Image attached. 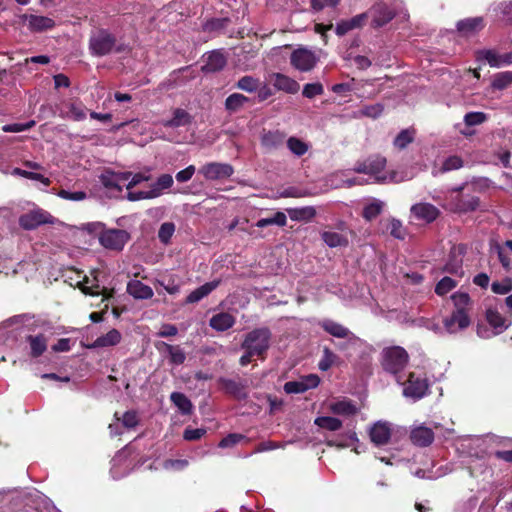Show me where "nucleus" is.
I'll use <instances>...</instances> for the list:
<instances>
[{
    "label": "nucleus",
    "instance_id": "1",
    "mask_svg": "<svg viewBox=\"0 0 512 512\" xmlns=\"http://www.w3.org/2000/svg\"><path fill=\"white\" fill-rule=\"evenodd\" d=\"M455 309L451 315L444 318L443 326L449 333H457L471 324L468 311L471 306V298L466 292H456L451 296Z\"/></svg>",
    "mask_w": 512,
    "mask_h": 512
},
{
    "label": "nucleus",
    "instance_id": "2",
    "mask_svg": "<svg viewBox=\"0 0 512 512\" xmlns=\"http://www.w3.org/2000/svg\"><path fill=\"white\" fill-rule=\"evenodd\" d=\"M272 333L268 327L255 328L245 335L241 343L243 350H249L250 354L264 360L270 348Z\"/></svg>",
    "mask_w": 512,
    "mask_h": 512
},
{
    "label": "nucleus",
    "instance_id": "3",
    "mask_svg": "<svg viewBox=\"0 0 512 512\" xmlns=\"http://www.w3.org/2000/svg\"><path fill=\"white\" fill-rule=\"evenodd\" d=\"M89 50L92 55L103 57L113 52L121 53L122 45H117V39L109 30L101 28L90 36Z\"/></svg>",
    "mask_w": 512,
    "mask_h": 512
},
{
    "label": "nucleus",
    "instance_id": "4",
    "mask_svg": "<svg viewBox=\"0 0 512 512\" xmlns=\"http://www.w3.org/2000/svg\"><path fill=\"white\" fill-rule=\"evenodd\" d=\"M409 362L408 352L401 346L386 347L381 352V366L391 374L401 372Z\"/></svg>",
    "mask_w": 512,
    "mask_h": 512
},
{
    "label": "nucleus",
    "instance_id": "5",
    "mask_svg": "<svg viewBox=\"0 0 512 512\" xmlns=\"http://www.w3.org/2000/svg\"><path fill=\"white\" fill-rule=\"evenodd\" d=\"M130 239L127 231L122 229H108L100 233V244L109 250L121 251Z\"/></svg>",
    "mask_w": 512,
    "mask_h": 512
},
{
    "label": "nucleus",
    "instance_id": "6",
    "mask_svg": "<svg viewBox=\"0 0 512 512\" xmlns=\"http://www.w3.org/2000/svg\"><path fill=\"white\" fill-rule=\"evenodd\" d=\"M463 189L464 185H461L452 190V193H455V195H452L451 198L453 205L452 210L458 213L475 211L480 204L479 197L474 195H465L462 193Z\"/></svg>",
    "mask_w": 512,
    "mask_h": 512
},
{
    "label": "nucleus",
    "instance_id": "7",
    "mask_svg": "<svg viewBox=\"0 0 512 512\" xmlns=\"http://www.w3.org/2000/svg\"><path fill=\"white\" fill-rule=\"evenodd\" d=\"M53 223V217L43 209L31 210L19 217V225L24 230H34L43 224Z\"/></svg>",
    "mask_w": 512,
    "mask_h": 512
},
{
    "label": "nucleus",
    "instance_id": "8",
    "mask_svg": "<svg viewBox=\"0 0 512 512\" xmlns=\"http://www.w3.org/2000/svg\"><path fill=\"white\" fill-rule=\"evenodd\" d=\"M199 173L206 180L216 181L230 178L234 173V168L228 163L210 162L199 169Z\"/></svg>",
    "mask_w": 512,
    "mask_h": 512
},
{
    "label": "nucleus",
    "instance_id": "9",
    "mask_svg": "<svg viewBox=\"0 0 512 512\" xmlns=\"http://www.w3.org/2000/svg\"><path fill=\"white\" fill-rule=\"evenodd\" d=\"M318 61L315 53L307 48H298L291 53L290 62L299 71L312 70Z\"/></svg>",
    "mask_w": 512,
    "mask_h": 512
},
{
    "label": "nucleus",
    "instance_id": "10",
    "mask_svg": "<svg viewBox=\"0 0 512 512\" xmlns=\"http://www.w3.org/2000/svg\"><path fill=\"white\" fill-rule=\"evenodd\" d=\"M286 133L279 129H263L260 135V144L266 152H272L283 147L286 142Z\"/></svg>",
    "mask_w": 512,
    "mask_h": 512
},
{
    "label": "nucleus",
    "instance_id": "11",
    "mask_svg": "<svg viewBox=\"0 0 512 512\" xmlns=\"http://www.w3.org/2000/svg\"><path fill=\"white\" fill-rule=\"evenodd\" d=\"M428 387L426 378L416 376L415 373L411 372L408 376L403 393L406 397L421 399L426 395Z\"/></svg>",
    "mask_w": 512,
    "mask_h": 512
},
{
    "label": "nucleus",
    "instance_id": "12",
    "mask_svg": "<svg viewBox=\"0 0 512 512\" xmlns=\"http://www.w3.org/2000/svg\"><path fill=\"white\" fill-rule=\"evenodd\" d=\"M131 172H112L106 171L105 173L100 175L101 184L110 191H116L117 193H121L123 186L122 183L127 181L131 177Z\"/></svg>",
    "mask_w": 512,
    "mask_h": 512
},
{
    "label": "nucleus",
    "instance_id": "13",
    "mask_svg": "<svg viewBox=\"0 0 512 512\" xmlns=\"http://www.w3.org/2000/svg\"><path fill=\"white\" fill-rule=\"evenodd\" d=\"M321 328L336 338L348 339V341H357L358 337L347 327L333 320L325 319L320 322Z\"/></svg>",
    "mask_w": 512,
    "mask_h": 512
},
{
    "label": "nucleus",
    "instance_id": "14",
    "mask_svg": "<svg viewBox=\"0 0 512 512\" xmlns=\"http://www.w3.org/2000/svg\"><path fill=\"white\" fill-rule=\"evenodd\" d=\"M485 27L484 18L481 16L465 18L457 22V31L464 37L477 34Z\"/></svg>",
    "mask_w": 512,
    "mask_h": 512
},
{
    "label": "nucleus",
    "instance_id": "15",
    "mask_svg": "<svg viewBox=\"0 0 512 512\" xmlns=\"http://www.w3.org/2000/svg\"><path fill=\"white\" fill-rule=\"evenodd\" d=\"M371 442L376 446L388 444L391 438V428L387 422H376L369 431Z\"/></svg>",
    "mask_w": 512,
    "mask_h": 512
},
{
    "label": "nucleus",
    "instance_id": "16",
    "mask_svg": "<svg viewBox=\"0 0 512 512\" xmlns=\"http://www.w3.org/2000/svg\"><path fill=\"white\" fill-rule=\"evenodd\" d=\"M411 213L427 223L435 221L440 215L439 209L430 203H417L411 207Z\"/></svg>",
    "mask_w": 512,
    "mask_h": 512
},
{
    "label": "nucleus",
    "instance_id": "17",
    "mask_svg": "<svg viewBox=\"0 0 512 512\" xmlns=\"http://www.w3.org/2000/svg\"><path fill=\"white\" fill-rule=\"evenodd\" d=\"M485 318L496 334L504 332L512 322L511 319L503 316L496 308L491 307L486 310Z\"/></svg>",
    "mask_w": 512,
    "mask_h": 512
},
{
    "label": "nucleus",
    "instance_id": "18",
    "mask_svg": "<svg viewBox=\"0 0 512 512\" xmlns=\"http://www.w3.org/2000/svg\"><path fill=\"white\" fill-rule=\"evenodd\" d=\"M156 348L161 353H166L169 356V362L172 365H182L186 360V353L179 345L159 342L156 344Z\"/></svg>",
    "mask_w": 512,
    "mask_h": 512
},
{
    "label": "nucleus",
    "instance_id": "19",
    "mask_svg": "<svg viewBox=\"0 0 512 512\" xmlns=\"http://www.w3.org/2000/svg\"><path fill=\"white\" fill-rule=\"evenodd\" d=\"M410 440L419 447H427L434 441V432L431 428L419 426L410 433Z\"/></svg>",
    "mask_w": 512,
    "mask_h": 512
},
{
    "label": "nucleus",
    "instance_id": "20",
    "mask_svg": "<svg viewBox=\"0 0 512 512\" xmlns=\"http://www.w3.org/2000/svg\"><path fill=\"white\" fill-rule=\"evenodd\" d=\"M219 383L225 393L231 395L237 400H244L248 396L245 391V385L241 382L228 378H220Z\"/></svg>",
    "mask_w": 512,
    "mask_h": 512
},
{
    "label": "nucleus",
    "instance_id": "21",
    "mask_svg": "<svg viewBox=\"0 0 512 512\" xmlns=\"http://www.w3.org/2000/svg\"><path fill=\"white\" fill-rule=\"evenodd\" d=\"M491 250L497 253L502 267L508 270L512 262V240H507L504 244L493 242L491 243Z\"/></svg>",
    "mask_w": 512,
    "mask_h": 512
},
{
    "label": "nucleus",
    "instance_id": "22",
    "mask_svg": "<svg viewBox=\"0 0 512 512\" xmlns=\"http://www.w3.org/2000/svg\"><path fill=\"white\" fill-rule=\"evenodd\" d=\"M372 26L380 28L389 23L394 18V13L385 4H377L372 8Z\"/></svg>",
    "mask_w": 512,
    "mask_h": 512
},
{
    "label": "nucleus",
    "instance_id": "23",
    "mask_svg": "<svg viewBox=\"0 0 512 512\" xmlns=\"http://www.w3.org/2000/svg\"><path fill=\"white\" fill-rule=\"evenodd\" d=\"M234 324V316L227 312L215 314L209 320L210 327L219 332H223L232 328Z\"/></svg>",
    "mask_w": 512,
    "mask_h": 512
},
{
    "label": "nucleus",
    "instance_id": "24",
    "mask_svg": "<svg viewBox=\"0 0 512 512\" xmlns=\"http://www.w3.org/2000/svg\"><path fill=\"white\" fill-rule=\"evenodd\" d=\"M192 116L182 108L173 110V117L169 120H163L162 125L167 128H178L191 124Z\"/></svg>",
    "mask_w": 512,
    "mask_h": 512
},
{
    "label": "nucleus",
    "instance_id": "25",
    "mask_svg": "<svg viewBox=\"0 0 512 512\" xmlns=\"http://www.w3.org/2000/svg\"><path fill=\"white\" fill-rule=\"evenodd\" d=\"M227 64V59L220 51H212L208 54L206 63L202 70L205 72L221 71Z\"/></svg>",
    "mask_w": 512,
    "mask_h": 512
},
{
    "label": "nucleus",
    "instance_id": "26",
    "mask_svg": "<svg viewBox=\"0 0 512 512\" xmlns=\"http://www.w3.org/2000/svg\"><path fill=\"white\" fill-rule=\"evenodd\" d=\"M220 282V280H213L196 288L186 297V303L190 304L199 302L215 290L219 286Z\"/></svg>",
    "mask_w": 512,
    "mask_h": 512
},
{
    "label": "nucleus",
    "instance_id": "27",
    "mask_svg": "<svg viewBox=\"0 0 512 512\" xmlns=\"http://www.w3.org/2000/svg\"><path fill=\"white\" fill-rule=\"evenodd\" d=\"M26 341L30 346V355L33 358L40 357L47 350V337L44 334L28 335Z\"/></svg>",
    "mask_w": 512,
    "mask_h": 512
},
{
    "label": "nucleus",
    "instance_id": "28",
    "mask_svg": "<svg viewBox=\"0 0 512 512\" xmlns=\"http://www.w3.org/2000/svg\"><path fill=\"white\" fill-rule=\"evenodd\" d=\"M289 218L297 222H310L316 216V209L313 206L286 209Z\"/></svg>",
    "mask_w": 512,
    "mask_h": 512
},
{
    "label": "nucleus",
    "instance_id": "29",
    "mask_svg": "<svg viewBox=\"0 0 512 512\" xmlns=\"http://www.w3.org/2000/svg\"><path fill=\"white\" fill-rule=\"evenodd\" d=\"M121 333L117 329H111L105 335L98 337L88 348L115 346L121 341Z\"/></svg>",
    "mask_w": 512,
    "mask_h": 512
},
{
    "label": "nucleus",
    "instance_id": "30",
    "mask_svg": "<svg viewBox=\"0 0 512 512\" xmlns=\"http://www.w3.org/2000/svg\"><path fill=\"white\" fill-rule=\"evenodd\" d=\"M273 85L277 90L291 94L296 93L299 90V84L295 80L281 73L275 74Z\"/></svg>",
    "mask_w": 512,
    "mask_h": 512
},
{
    "label": "nucleus",
    "instance_id": "31",
    "mask_svg": "<svg viewBox=\"0 0 512 512\" xmlns=\"http://www.w3.org/2000/svg\"><path fill=\"white\" fill-rule=\"evenodd\" d=\"M128 292L136 299H150L154 293L150 286L141 281H134L128 284Z\"/></svg>",
    "mask_w": 512,
    "mask_h": 512
},
{
    "label": "nucleus",
    "instance_id": "32",
    "mask_svg": "<svg viewBox=\"0 0 512 512\" xmlns=\"http://www.w3.org/2000/svg\"><path fill=\"white\" fill-rule=\"evenodd\" d=\"M250 100L243 94L233 93L229 95L224 103L225 109L229 114L238 112Z\"/></svg>",
    "mask_w": 512,
    "mask_h": 512
},
{
    "label": "nucleus",
    "instance_id": "33",
    "mask_svg": "<svg viewBox=\"0 0 512 512\" xmlns=\"http://www.w3.org/2000/svg\"><path fill=\"white\" fill-rule=\"evenodd\" d=\"M442 271L454 276L462 277L464 275L463 260L455 254H450Z\"/></svg>",
    "mask_w": 512,
    "mask_h": 512
},
{
    "label": "nucleus",
    "instance_id": "34",
    "mask_svg": "<svg viewBox=\"0 0 512 512\" xmlns=\"http://www.w3.org/2000/svg\"><path fill=\"white\" fill-rule=\"evenodd\" d=\"M334 414L342 416H352L358 412L356 405L351 400L337 401L330 406Z\"/></svg>",
    "mask_w": 512,
    "mask_h": 512
},
{
    "label": "nucleus",
    "instance_id": "35",
    "mask_svg": "<svg viewBox=\"0 0 512 512\" xmlns=\"http://www.w3.org/2000/svg\"><path fill=\"white\" fill-rule=\"evenodd\" d=\"M287 148L297 157L305 155L309 150V144L302 139L291 136L286 140Z\"/></svg>",
    "mask_w": 512,
    "mask_h": 512
},
{
    "label": "nucleus",
    "instance_id": "36",
    "mask_svg": "<svg viewBox=\"0 0 512 512\" xmlns=\"http://www.w3.org/2000/svg\"><path fill=\"white\" fill-rule=\"evenodd\" d=\"M476 60L487 62L491 67H501L500 54L493 49H482L476 51Z\"/></svg>",
    "mask_w": 512,
    "mask_h": 512
},
{
    "label": "nucleus",
    "instance_id": "37",
    "mask_svg": "<svg viewBox=\"0 0 512 512\" xmlns=\"http://www.w3.org/2000/svg\"><path fill=\"white\" fill-rule=\"evenodd\" d=\"M170 400L182 412V414H190L192 412V403L185 394L181 392H173L170 396Z\"/></svg>",
    "mask_w": 512,
    "mask_h": 512
},
{
    "label": "nucleus",
    "instance_id": "38",
    "mask_svg": "<svg viewBox=\"0 0 512 512\" xmlns=\"http://www.w3.org/2000/svg\"><path fill=\"white\" fill-rule=\"evenodd\" d=\"M231 23L229 17L222 18H210L207 19L203 24V30L205 32H218L226 29Z\"/></svg>",
    "mask_w": 512,
    "mask_h": 512
},
{
    "label": "nucleus",
    "instance_id": "39",
    "mask_svg": "<svg viewBox=\"0 0 512 512\" xmlns=\"http://www.w3.org/2000/svg\"><path fill=\"white\" fill-rule=\"evenodd\" d=\"M261 85V81L253 76H243L235 84L237 89L243 90L248 93H253L258 90Z\"/></svg>",
    "mask_w": 512,
    "mask_h": 512
},
{
    "label": "nucleus",
    "instance_id": "40",
    "mask_svg": "<svg viewBox=\"0 0 512 512\" xmlns=\"http://www.w3.org/2000/svg\"><path fill=\"white\" fill-rule=\"evenodd\" d=\"M29 25L35 31H44L53 28L55 21L46 16L31 15Z\"/></svg>",
    "mask_w": 512,
    "mask_h": 512
},
{
    "label": "nucleus",
    "instance_id": "41",
    "mask_svg": "<svg viewBox=\"0 0 512 512\" xmlns=\"http://www.w3.org/2000/svg\"><path fill=\"white\" fill-rule=\"evenodd\" d=\"M68 113L66 117L73 119L74 121H82L86 118V107L81 101H72L67 104Z\"/></svg>",
    "mask_w": 512,
    "mask_h": 512
},
{
    "label": "nucleus",
    "instance_id": "42",
    "mask_svg": "<svg viewBox=\"0 0 512 512\" xmlns=\"http://www.w3.org/2000/svg\"><path fill=\"white\" fill-rule=\"evenodd\" d=\"M322 239L331 248L348 244L347 238L338 232L325 231L322 233Z\"/></svg>",
    "mask_w": 512,
    "mask_h": 512
},
{
    "label": "nucleus",
    "instance_id": "43",
    "mask_svg": "<svg viewBox=\"0 0 512 512\" xmlns=\"http://www.w3.org/2000/svg\"><path fill=\"white\" fill-rule=\"evenodd\" d=\"M512 84V71L496 73L493 76L491 86L495 90H504Z\"/></svg>",
    "mask_w": 512,
    "mask_h": 512
},
{
    "label": "nucleus",
    "instance_id": "44",
    "mask_svg": "<svg viewBox=\"0 0 512 512\" xmlns=\"http://www.w3.org/2000/svg\"><path fill=\"white\" fill-rule=\"evenodd\" d=\"M287 223V217L283 212H276L272 217L259 219L256 223V226L259 228H264L269 225H277L280 227L285 226Z\"/></svg>",
    "mask_w": 512,
    "mask_h": 512
},
{
    "label": "nucleus",
    "instance_id": "45",
    "mask_svg": "<svg viewBox=\"0 0 512 512\" xmlns=\"http://www.w3.org/2000/svg\"><path fill=\"white\" fill-rule=\"evenodd\" d=\"M415 131L413 129H404L394 139V146L400 150L405 149L414 141Z\"/></svg>",
    "mask_w": 512,
    "mask_h": 512
},
{
    "label": "nucleus",
    "instance_id": "46",
    "mask_svg": "<svg viewBox=\"0 0 512 512\" xmlns=\"http://www.w3.org/2000/svg\"><path fill=\"white\" fill-rule=\"evenodd\" d=\"M315 424L320 428L337 431L342 427V421L335 417L322 416L315 419Z\"/></svg>",
    "mask_w": 512,
    "mask_h": 512
},
{
    "label": "nucleus",
    "instance_id": "47",
    "mask_svg": "<svg viewBox=\"0 0 512 512\" xmlns=\"http://www.w3.org/2000/svg\"><path fill=\"white\" fill-rule=\"evenodd\" d=\"M338 360V356L328 347L323 348V355L318 363L321 371H328Z\"/></svg>",
    "mask_w": 512,
    "mask_h": 512
},
{
    "label": "nucleus",
    "instance_id": "48",
    "mask_svg": "<svg viewBox=\"0 0 512 512\" xmlns=\"http://www.w3.org/2000/svg\"><path fill=\"white\" fill-rule=\"evenodd\" d=\"M458 285V282L448 276L443 277L441 280H439L435 286V293L438 296H445L450 291H452L456 286Z\"/></svg>",
    "mask_w": 512,
    "mask_h": 512
},
{
    "label": "nucleus",
    "instance_id": "49",
    "mask_svg": "<svg viewBox=\"0 0 512 512\" xmlns=\"http://www.w3.org/2000/svg\"><path fill=\"white\" fill-rule=\"evenodd\" d=\"M175 229L176 227L173 222H164L161 224L158 230L159 241L164 245H168L171 242Z\"/></svg>",
    "mask_w": 512,
    "mask_h": 512
},
{
    "label": "nucleus",
    "instance_id": "50",
    "mask_svg": "<svg viewBox=\"0 0 512 512\" xmlns=\"http://www.w3.org/2000/svg\"><path fill=\"white\" fill-rule=\"evenodd\" d=\"M157 197H159L158 190L151 189V188L148 191H131V190H128V192L126 194V199L131 201V202H135V201H139V200H144V199H154V198H157Z\"/></svg>",
    "mask_w": 512,
    "mask_h": 512
},
{
    "label": "nucleus",
    "instance_id": "51",
    "mask_svg": "<svg viewBox=\"0 0 512 512\" xmlns=\"http://www.w3.org/2000/svg\"><path fill=\"white\" fill-rule=\"evenodd\" d=\"M369 175L377 176L386 166V159L382 156H373L366 160Z\"/></svg>",
    "mask_w": 512,
    "mask_h": 512
},
{
    "label": "nucleus",
    "instance_id": "52",
    "mask_svg": "<svg viewBox=\"0 0 512 512\" xmlns=\"http://www.w3.org/2000/svg\"><path fill=\"white\" fill-rule=\"evenodd\" d=\"M383 209V203L380 201H374L368 205H366L363 209L362 216L367 221H372L375 219Z\"/></svg>",
    "mask_w": 512,
    "mask_h": 512
},
{
    "label": "nucleus",
    "instance_id": "53",
    "mask_svg": "<svg viewBox=\"0 0 512 512\" xmlns=\"http://www.w3.org/2000/svg\"><path fill=\"white\" fill-rule=\"evenodd\" d=\"M384 111V106L380 103L372 104V105H365L360 110L359 113L362 116L369 117L372 119H376Z\"/></svg>",
    "mask_w": 512,
    "mask_h": 512
},
{
    "label": "nucleus",
    "instance_id": "54",
    "mask_svg": "<svg viewBox=\"0 0 512 512\" xmlns=\"http://www.w3.org/2000/svg\"><path fill=\"white\" fill-rule=\"evenodd\" d=\"M487 120V115L484 112H468L464 116V123L468 127L480 125Z\"/></svg>",
    "mask_w": 512,
    "mask_h": 512
},
{
    "label": "nucleus",
    "instance_id": "55",
    "mask_svg": "<svg viewBox=\"0 0 512 512\" xmlns=\"http://www.w3.org/2000/svg\"><path fill=\"white\" fill-rule=\"evenodd\" d=\"M174 181L170 174H162L157 178V181L151 185V189L158 190L159 196L162 195L163 190L172 187Z\"/></svg>",
    "mask_w": 512,
    "mask_h": 512
},
{
    "label": "nucleus",
    "instance_id": "56",
    "mask_svg": "<svg viewBox=\"0 0 512 512\" xmlns=\"http://www.w3.org/2000/svg\"><path fill=\"white\" fill-rule=\"evenodd\" d=\"M463 159L460 156L452 155L445 159L441 166L442 172L457 170L463 167Z\"/></svg>",
    "mask_w": 512,
    "mask_h": 512
},
{
    "label": "nucleus",
    "instance_id": "57",
    "mask_svg": "<svg viewBox=\"0 0 512 512\" xmlns=\"http://www.w3.org/2000/svg\"><path fill=\"white\" fill-rule=\"evenodd\" d=\"M324 93V88L321 83H307L302 91L304 97L312 99Z\"/></svg>",
    "mask_w": 512,
    "mask_h": 512
},
{
    "label": "nucleus",
    "instance_id": "58",
    "mask_svg": "<svg viewBox=\"0 0 512 512\" xmlns=\"http://www.w3.org/2000/svg\"><path fill=\"white\" fill-rule=\"evenodd\" d=\"M35 125V121L31 120L26 123H12L6 124L2 127V130L7 133H18L31 129Z\"/></svg>",
    "mask_w": 512,
    "mask_h": 512
},
{
    "label": "nucleus",
    "instance_id": "59",
    "mask_svg": "<svg viewBox=\"0 0 512 512\" xmlns=\"http://www.w3.org/2000/svg\"><path fill=\"white\" fill-rule=\"evenodd\" d=\"M491 290L495 294H507L512 290V280L510 278H505L501 282L495 281L491 285Z\"/></svg>",
    "mask_w": 512,
    "mask_h": 512
},
{
    "label": "nucleus",
    "instance_id": "60",
    "mask_svg": "<svg viewBox=\"0 0 512 512\" xmlns=\"http://www.w3.org/2000/svg\"><path fill=\"white\" fill-rule=\"evenodd\" d=\"M244 439H245V436L242 435V434L230 433V434H228L227 436H225L224 438L221 439V441L219 442L218 446L220 448L233 447V446H235L236 444H238L239 442H241Z\"/></svg>",
    "mask_w": 512,
    "mask_h": 512
},
{
    "label": "nucleus",
    "instance_id": "61",
    "mask_svg": "<svg viewBox=\"0 0 512 512\" xmlns=\"http://www.w3.org/2000/svg\"><path fill=\"white\" fill-rule=\"evenodd\" d=\"M283 388L287 394H299L307 391L301 379L298 381H288L284 384Z\"/></svg>",
    "mask_w": 512,
    "mask_h": 512
},
{
    "label": "nucleus",
    "instance_id": "62",
    "mask_svg": "<svg viewBox=\"0 0 512 512\" xmlns=\"http://www.w3.org/2000/svg\"><path fill=\"white\" fill-rule=\"evenodd\" d=\"M58 196L65 200L82 201V200L86 199L87 194L84 191L70 192L68 190L61 189L58 192Z\"/></svg>",
    "mask_w": 512,
    "mask_h": 512
},
{
    "label": "nucleus",
    "instance_id": "63",
    "mask_svg": "<svg viewBox=\"0 0 512 512\" xmlns=\"http://www.w3.org/2000/svg\"><path fill=\"white\" fill-rule=\"evenodd\" d=\"M390 234L397 239L405 238V230L402 223L397 219H392L389 225Z\"/></svg>",
    "mask_w": 512,
    "mask_h": 512
},
{
    "label": "nucleus",
    "instance_id": "64",
    "mask_svg": "<svg viewBox=\"0 0 512 512\" xmlns=\"http://www.w3.org/2000/svg\"><path fill=\"white\" fill-rule=\"evenodd\" d=\"M122 424L126 428H134L138 425V416L135 411H126L122 416Z\"/></svg>",
    "mask_w": 512,
    "mask_h": 512
}]
</instances>
